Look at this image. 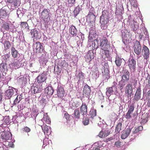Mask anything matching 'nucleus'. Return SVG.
Segmentation results:
<instances>
[{
  "instance_id": "1",
  "label": "nucleus",
  "mask_w": 150,
  "mask_h": 150,
  "mask_svg": "<svg viewBox=\"0 0 150 150\" xmlns=\"http://www.w3.org/2000/svg\"><path fill=\"white\" fill-rule=\"evenodd\" d=\"M121 76V79L118 84V88L122 92L124 86L129 80V72L127 69H125L124 71L123 74H122Z\"/></svg>"
},
{
  "instance_id": "2",
  "label": "nucleus",
  "mask_w": 150,
  "mask_h": 150,
  "mask_svg": "<svg viewBox=\"0 0 150 150\" xmlns=\"http://www.w3.org/2000/svg\"><path fill=\"white\" fill-rule=\"evenodd\" d=\"M137 84V80L134 78L131 79L129 83L127 84L125 88V92L128 96L131 97L133 90V85L136 86Z\"/></svg>"
},
{
  "instance_id": "3",
  "label": "nucleus",
  "mask_w": 150,
  "mask_h": 150,
  "mask_svg": "<svg viewBox=\"0 0 150 150\" xmlns=\"http://www.w3.org/2000/svg\"><path fill=\"white\" fill-rule=\"evenodd\" d=\"M50 13L49 10L45 8L44 9L41 13V18L46 25L47 24L50 20Z\"/></svg>"
},
{
  "instance_id": "4",
  "label": "nucleus",
  "mask_w": 150,
  "mask_h": 150,
  "mask_svg": "<svg viewBox=\"0 0 150 150\" xmlns=\"http://www.w3.org/2000/svg\"><path fill=\"white\" fill-rule=\"evenodd\" d=\"M131 34L127 30H122V41L125 44L129 42V39H131Z\"/></svg>"
},
{
  "instance_id": "5",
  "label": "nucleus",
  "mask_w": 150,
  "mask_h": 150,
  "mask_svg": "<svg viewBox=\"0 0 150 150\" xmlns=\"http://www.w3.org/2000/svg\"><path fill=\"white\" fill-rule=\"evenodd\" d=\"M100 48L102 50H110L111 47L110 42L105 38L103 39L100 44Z\"/></svg>"
},
{
  "instance_id": "6",
  "label": "nucleus",
  "mask_w": 150,
  "mask_h": 150,
  "mask_svg": "<svg viewBox=\"0 0 150 150\" xmlns=\"http://www.w3.org/2000/svg\"><path fill=\"white\" fill-rule=\"evenodd\" d=\"M128 66L131 71L134 72L136 69V62L133 58H130L127 62Z\"/></svg>"
},
{
  "instance_id": "7",
  "label": "nucleus",
  "mask_w": 150,
  "mask_h": 150,
  "mask_svg": "<svg viewBox=\"0 0 150 150\" xmlns=\"http://www.w3.org/2000/svg\"><path fill=\"white\" fill-rule=\"evenodd\" d=\"M30 33L33 39H39L41 37V34L36 28H34L31 30Z\"/></svg>"
},
{
  "instance_id": "8",
  "label": "nucleus",
  "mask_w": 150,
  "mask_h": 150,
  "mask_svg": "<svg viewBox=\"0 0 150 150\" xmlns=\"http://www.w3.org/2000/svg\"><path fill=\"white\" fill-rule=\"evenodd\" d=\"M1 138L3 140H8L11 138L12 134L8 131H4L1 133Z\"/></svg>"
},
{
  "instance_id": "9",
  "label": "nucleus",
  "mask_w": 150,
  "mask_h": 150,
  "mask_svg": "<svg viewBox=\"0 0 150 150\" xmlns=\"http://www.w3.org/2000/svg\"><path fill=\"white\" fill-rule=\"evenodd\" d=\"M33 47L36 50V53H41L43 51V47L42 44L39 42H35L33 45Z\"/></svg>"
},
{
  "instance_id": "10",
  "label": "nucleus",
  "mask_w": 150,
  "mask_h": 150,
  "mask_svg": "<svg viewBox=\"0 0 150 150\" xmlns=\"http://www.w3.org/2000/svg\"><path fill=\"white\" fill-rule=\"evenodd\" d=\"M56 91V95L58 97L61 98L64 96L65 91L64 88L61 86L58 85Z\"/></svg>"
},
{
  "instance_id": "11",
  "label": "nucleus",
  "mask_w": 150,
  "mask_h": 150,
  "mask_svg": "<svg viewBox=\"0 0 150 150\" xmlns=\"http://www.w3.org/2000/svg\"><path fill=\"white\" fill-rule=\"evenodd\" d=\"M141 51V47L139 41H137L134 46V51L137 55L140 54Z\"/></svg>"
},
{
  "instance_id": "12",
  "label": "nucleus",
  "mask_w": 150,
  "mask_h": 150,
  "mask_svg": "<svg viewBox=\"0 0 150 150\" xmlns=\"http://www.w3.org/2000/svg\"><path fill=\"white\" fill-rule=\"evenodd\" d=\"M94 58V54L93 51L91 50H89L87 54L86 61L88 63L90 61Z\"/></svg>"
},
{
  "instance_id": "13",
  "label": "nucleus",
  "mask_w": 150,
  "mask_h": 150,
  "mask_svg": "<svg viewBox=\"0 0 150 150\" xmlns=\"http://www.w3.org/2000/svg\"><path fill=\"white\" fill-rule=\"evenodd\" d=\"M88 107L84 103H83L80 107V111L82 115L84 116L87 114Z\"/></svg>"
},
{
  "instance_id": "14",
  "label": "nucleus",
  "mask_w": 150,
  "mask_h": 150,
  "mask_svg": "<svg viewBox=\"0 0 150 150\" xmlns=\"http://www.w3.org/2000/svg\"><path fill=\"white\" fill-rule=\"evenodd\" d=\"M46 76V74L45 73H42L39 75L37 77L38 82V83H41L44 82L47 79Z\"/></svg>"
},
{
  "instance_id": "15",
  "label": "nucleus",
  "mask_w": 150,
  "mask_h": 150,
  "mask_svg": "<svg viewBox=\"0 0 150 150\" xmlns=\"http://www.w3.org/2000/svg\"><path fill=\"white\" fill-rule=\"evenodd\" d=\"M141 91L140 87H138L137 89L134 98V100L137 101L140 99L141 94Z\"/></svg>"
},
{
  "instance_id": "16",
  "label": "nucleus",
  "mask_w": 150,
  "mask_h": 150,
  "mask_svg": "<svg viewBox=\"0 0 150 150\" xmlns=\"http://www.w3.org/2000/svg\"><path fill=\"white\" fill-rule=\"evenodd\" d=\"M8 66L6 63H2L0 64V71L6 74L8 71Z\"/></svg>"
},
{
  "instance_id": "17",
  "label": "nucleus",
  "mask_w": 150,
  "mask_h": 150,
  "mask_svg": "<svg viewBox=\"0 0 150 150\" xmlns=\"http://www.w3.org/2000/svg\"><path fill=\"white\" fill-rule=\"evenodd\" d=\"M58 67H61L62 69H66L68 66V64L64 60H59L58 64Z\"/></svg>"
},
{
  "instance_id": "18",
  "label": "nucleus",
  "mask_w": 150,
  "mask_h": 150,
  "mask_svg": "<svg viewBox=\"0 0 150 150\" xmlns=\"http://www.w3.org/2000/svg\"><path fill=\"white\" fill-rule=\"evenodd\" d=\"M91 92V90L90 87L87 85L86 84L84 87L83 93V95L86 96H89Z\"/></svg>"
},
{
  "instance_id": "19",
  "label": "nucleus",
  "mask_w": 150,
  "mask_h": 150,
  "mask_svg": "<svg viewBox=\"0 0 150 150\" xmlns=\"http://www.w3.org/2000/svg\"><path fill=\"white\" fill-rule=\"evenodd\" d=\"M72 115L74 119L76 121L78 120L79 119H80V113L79 108L75 109Z\"/></svg>"
},
{
  "instance_id": "20",
  "label": "nucleus",
  "mask_w": 150,
  "mask_h": 150,
  "mask_svg": "<svg viewBox=\"0 0 150 150\" xmlns=\"http://www.w3.org/2000/svg\"><path fill=\"white\" fill-rule=\"evenodd\" d=\"M103 77L105 79H108L109 78V71L108 68H104L102 71Z\"/></svg>"
},
{
  "instance_id": "21",
  "label": "nucleus",
  "mask_w": 150,
  "mask_h": 150,
  "mask_svg": "<svg viewBox=\"0 0 150 150\" xmlns=\"http://www.w3.org/2000/svg\"><path fill=\"white\" fill-rule=\"evenodd\" d=\"M143 52L144 53V58L147 59L149 57V50L148 48L146 46H144L143 47Z\"/></svg>"
},
{
  "instance_id": "22",
  "label": "nucleus",
  "mask_w": 150,
  "mask_h": 150,
  "mask_svg": "<svg viewBox=\"0 0 150 150\" xmlns=\"http://www.w3.org/2000/svg\"><path fill=\"white\" fill-rule=\"evenodd\" d=\"M31 90L32 93L34 94L40 93L42 91L41 88L38 86H35L34 85L31 86Z\"/></svg>"
},
{
  "instance_id": "23",
  "label": "nucleus",
  "mask_w": 150,
  "mask_h": 150,
  "mask_svg": "<svg viewBox=\"0 0 150 150\" xmlns=\"http://www.w3.org/2000/svg\"><path fill=\"white\" fill-rule=\"evenodd\" d=\"M14 88H12L7 90L5 92L6 96L8 98L11 97L15 93Z\"/></svg>"
},
{
  "instance_id": "24",
  "label": "nucleus",
  "mask_w": 150,
  "mask_h": 150,
  "mask_svg": "<svg viewBox=\"0 0 150 150\" xmlns=\"http://www.w3.org/2000/svg\"><path fill=\"white\" fill-rule=\"evenodd\" d=\"M131 131L130 128L127 129L123 132L121 137L122 139H124L126 138L129 134Z\"/></svg>"
},
{
  "instance_id": "25",
  "label": "nucleus",
  "mask_w": 150,
  "mask_h": 150,
  "mask_svg": "<svg viewBox=\"0 0 150 150\" xmlns=\"http://www.w3.org/2000/svg\"><path fill=\"white\" fill-rule=\"evenodd\" d=\"M45 91L49 96L52 95L53 93L54 90L51 86H49L45 89Z\"/></svg>"
},
{
  "instance_id": "26",
  "label": "nucleus",
  "mask_w": 150,
  "mask_h": 150,
  "mask_svg": "<svg viewBox=\"0 0 150 150\" xmlns=\"http://www.w3.org/2000/svg\"><path fill=\"white\" fill-rule=\"evenodd\" d=\"M11 54L12 56L14 58H17L19 55L18 52L16 50L14 47H12L11 48Z\"/></svg>"
},
{
  "instance_id": "27",
  "label": "nucleus",
  "mask_w": 150,
  "mask_h": 150,
  "mask_svg": "<svg viewBox=\"0 0 150 150\" xmlns=\"http://www.w3.org/2000/svg\"><path fill=\"white\" fill-rule=\"evenodd\" d=\"M130 27L134 31L136 32L139 28V26L137 22L133 21L131 22Z\"/></svg>"
},
{
  "instance_id": "28",
  "label": "nucleus",
  "mask_w": 150,
  "mask_h": 150,
  "mask_svg": "<svg viewBox=\"0 0 150 150\" xmlns=\"http://www.w3.org/2000/svg\"><path fill=\"white\" fill-rule=\"evenodd\" d=\"M69 32L71 35L76 36L77 34V30L75 27L72 25L69 28Z\"/></svg>"
},
{
  "instance_id": "29",
  "label": "nucleus",
  "mask_w": 150,
  "mask_h": 150,
  "mask_svg": "<svg viewBox=\"0 0 150 150\" xmlns=\"http://www.w3.org/2000/svg\"><path fill=\"white\" fill-rule=\"evenodd\" d=\"M122 122L120 121H119L115 128V132L117 134L119 133L120 132L121 130L122 129Z\"/></svg>"
},
{
  "instance_id": "30",
  "label": "nucleus",
  "mask_w": 150,
  "mask_h": 150,
  "mask_svg": "<svg viewBox=\"0 0 150 150\" xmlns=\"http://www.w3.org/2000/svg\"><path fill=\"white\" fill-rule=\"evenodd\" d=\"M122 62V59L120 58L118 56H116L115 62L117 67H120L121 65Z\"/></svg>"
},
{
  "instance_id": "31",
  "label": "nucleus",
  "mask_w": 150,
  "mask_h": 150,
  "mask_svg": "<svg viewBox=\"0 0 150 150\" xmlns=\"http://www.w3.org/2000/svg\"><path fill=\"white\" fill-rule=\"evenodd\" d=\"M20 4V0H14L12 4V5H13V6L12 5V6L11 7V8L12 9H13L14 8L18 7Z\"/></svg>"
},
{
  "instance_id": "32",
  "label": "nucleus",
  "mask_w": 150,
  "mask_h": 150,
  "mask_svg": "<svg viewBox=\"0 0 150 150\" xmlns=\"http://www.w3.org/2000/svg\"><path fill=\"white\" fill-rule=\"evenodd\" d=\"M3 121H4L6 124L2 123L1 125H0V127H6V124L9 123V116H5L3 118Z\"/></svg>"
},
{
  "instance_id": "33",
  "label": "nucleus",
  "mask_w": 150,
  "mask_h": 150,
  "mask_svg": "<svg viewBox=\"0 0 150 150\" xmlns=\"http://www.w3.org/2000/svg\"><path fill=\"white\" fill-rule=\"evenodd\" d=\"M107 91L106 92V94L108 97H110L112 94L113 92L115 93L114 89L112 87H109L107 88Z\"/></svg>"
},
{
  "instance_id": "34",
  "label": "nucleus",
  "mask_w": 150,
  "mask_h": 150,
  "mask_svg": "<svg viewBox=\"0 0 150 150\" xmlns=\"http://www.w3.org/2000/svg\"><path fill=\"white\" fill-rule=\"evenodd\" d=\"M90 119L88 116L84 117L82 120V122L83 125L85 126L88 125L89 123Z\"/></svg>"
},
{
  "instance_id": "35",
  "label": "nucleus",
  "mask_w": 150,
  "mask_h": 150,
  "mask_svg": "<svg viewBox=\"0 0 150 150\" xmlns=\"http://www.w3.org/2000/svg\"><path fill=\"white\" fill-rule=\"evenodd\" d=\"M96 109H91L90 111V117L93 119L96 115Z\"/></svg>"
},
{
  "instance_id": "36",
  "label": "nucleus",
  "mask_w": 150,
  "mask_h": 150,
  "mask_svg": "<svg viewBox=\"0 0 150 150\" xmlns=\"http://www.w3.org/2000/svg\"><path fill=\"white\" fill-rule=\"evenodd\" d=\"M4 48L5 50H6L10 48L11 44L8 41H5L4 43Z\"/></svg>"
},
{
  "instance_id": "37",
  "label": "nucleus",
  "mask_w": 150,
  "mask_h": 150,
  "mask_svg": "<svg viewBox=\"0 0 150 150\" xmlns=\"http://www.w3.org/2000/svg\"><path fill=\"white\" fill-rule=\"evenodd\" d=\"M81 10V8L80 7L78 6L76 7L74 11V16L75 17L76 16L79 14V12Z\"/></svg>"
},
{
  "instance_id": "38",
  "label": "nucleus",
  "mask_w": 150,
  "mask_h": 150,
  "mask_svg": "<svg viewBox=\"0 0 150 150\" xmlns=\"http://www.w3.org/2000/svg\"><path fill=\"white\" fill-rule=\"evenodd\" d=\"M76 77L79 79V81L82 80L84 78V74L82 72H80L76 76Z\"/></svg>"
},
{
  "instance_id": "39",
  "label": "nucleus",
  "mask_w": 150,
  "mask_h": 150,
  "mask_svg": "<svg viewBox=\"0 0 150 150\" xmlns=\"http://www.w3.org/2000/svg\"><path fill=\"white\" fill-rule=\"evenodd\" d=\"M21 27L23 28L24 29L26 28L29 29L28 25L26 22H22L21 23Z\"/></svg>"
},
{
  "instance_id": "40",
  "label": "nucleus",
  "mask_w": 150,
  "mask_h": 150,
  "mask_svg": "<svg viewBox=\"0 0 150 150\" xmlns=\"http://www.w3.org/2000/svg\"><path fill=\"white\" fill-rule=\"evenodd\" d=\"M148 117V114L147 113L144 112L142 115V118H143L142 120V122H146L147 121V119Z\"/></svg>"
},
{
  "instance_id": "41",
  "label": "nucleus",
  "mask_w": 150,
  "mask_h": 150,
  "mask_svg": "<svg viewBox=\"0 0 150 150\" xmlns=\"http://www.w3.org/2000/svg\"><path fill=\"white\" fill-rule=\"evenodd\" d=\"M109 12L107 10H105L103 11L102 12V14L100 17H104L107 18H109V17L108 16Z\"/></svg>"
},
{
  "instance_id": "42",
  "label": "nucleus",
  "mask_w": 150,
  "mask_h": 150,
  "mask_svg": "<svg viewBox=\"0 0 150 150\" xmlns=\"http://www.w3.org/2000/svg\"><path fill=\"white\" fill-rule=\"evenodd\" d=\"M143 129V127L142 126H140L137 127L135 128L134 130L132 131L133 134H136L139 132L142 131Z\"/></svg>"
},
{
  "instance_id": "43",
  "label": "nucleus",
  "mask_w": 150,
  "mask_h": 150,
  "mask_svg": "<svg viewBox=\"0 0 150 150\" xmlns=\"http://www.w3.org/2000/svg\"><path fill=\"white\" fill-rule=\"evenodd\" d=\"M120 7H117L116 8V10L115 12V14L116 16L121 15L122 14V10L121 9Z\"/></svg>"
},
{
  "instance_id": "44",
  "label": "nucleus",
  "mask_w": 150,
  "mask_h": 150,
  "mask_svg": "<svg viewBox=\"0 0 150 150\" xmlns=\"http://www.w3.org/2000/svg\"><path fill=\"white\" fill-rule=\"evenodd\" d=\"M0 15L3 18L4 17H6L7 16V14L6 11L2 8H1L0 10Z\"/></svg>"
},
{
  "instance_id": "45",
  "label": "nucleus",
  "mask_w": 150,
  "mask_h": 150,
  "mask_svg": "<svg viewBox=\"0 0 150 150\" xmlns=\"http://www.w3.org/2000/svg\"><path fill=\"white\" fill-rule=\"evenodd\" d=\"M100 22L102 24L104 25L106 24L108 22L109 18L100 17Z\"/></svg>"
},
{
  "instance_id": "46",
  "label": "nucleus",
  "mask_w": 150,
  "mask_h": 150,
  "mask_svg": "<svg viewBox=\"0 0 150 150\" xmlns=\"http://www.w3.org/2000/svg\"><path fill=\"white\" fill-rule=\"evenodd\" d=\"M42 130L44 131L45 134H46L47 135H48L49 133L48 132L49 131V129L48 126L47 125H45L43 127H42Z\"/></svg>"
},
{
  "instance_id": "47",
  "label": "nucleus",
  "mask_w": 150,
  "mask_h": 150,
  "mask_svg": "<svg viewBox=\"0 0 150 150\" xmlns=\"http://www.w3.org/2000/svg\"><path fill=\"white\" fill-rule=\"evenodd\" d=\"M128 111L132 112L134 110V103H132L128 105Z\"/></svg>"
},
{
  "instance_id": "48",
  "label": "nucleus",
  "mask_w": 150,
  "mask_h": 150,
  "mask_svg": "<svg viewBox=\"0 0 150 150\" xmlns=\"http://www.w3.org/2000/svg\"><path fill=\"white\" fill-rule=\"evenodd\" d=\"M103 50L104 51V54L105 57L108 59H110V54L109 53V50Z\"/></svg>"
},
{
  "instance_id": "49",
  "label": "nucleus",
  "mask_w": 150,
  "mask_h": 150,
  "mask_svg": "<svg viewBox=\"0 0 150 150\" xmlns=\"http://www.w3.org/2000/svg\"><path fill=\"white\" fill-rule=\"evenodd\" d=\"M129 1L133 7L135 8L137 7V3L136 0H129Z\"/></svg>"
},
{
  "instance_id": "50",
  "label": "nucleus",
  "mask_w": 150,
  "mask_h": 150,
  "mask_svg": "<svg viewBox=\"0 0 150 150\" xmlns=\"http://www.w3.org/2000/svg\"><path fill=\"white\" fill-rule=\"evenodd\" d=\"M117 82H114L112 83V86L111 87H112V88L114 89L115 91V93H117Z\"/></svg>"
},
{
  "instance_id": "51",
  "label": "nucleus",
  "mask_w": 150,
  "mask_h": 150,
  "mask_svg": "<svg viewBox=\"0 0 150 150\" xmlns=\"http://www.w3.org/2000/svg\"><path fill=\"white\" fill-rule=\"evenodd\" d=\"M80 105L79 103L77 101L73 102L71 104L72 107L77 108Z\"/></svg>"
},
{
  "instance_id": "52",
  "label": "nucleus",
  "mask_w": 150,
  "mask_h": 150,
  "mask_svg": "<svg viewBox=\"0 0 150 150\" xmlns=\"http://www.w3.org/2000/svg\"><path fill=\"white\" fill-rule=\"evenodd\" d=\"M62 69L61 67H58V65L57 64V67L56 69L55 68H54V71H56L57 74H59L61 72Z\"/></svg>"
},
{
  "instance_id": "53",
  "label": "nucleus",
  "mask_w": 150,
  "mask_h": 150,
  "mask_svg": "<svg viewBox=\"0 0 150 150\" xmlns=\"http://www.w3.org/2000/svg\"><path fill=\"white\" fill-rule=\"evenodd\" d=\"M10 57V55L8 54H7L3 56V58L6 62H7L9 60V58Z\"/></svg>"
},
{
  "instance_id": "54",
  "label": "nucleus",
  "mask_w": 150,
  "mask_h": 150,
  "mask_svg": "<svg viewBox=\"0 0 150 150\" xmlns=\"http://www.w3.org/2000/svg\"><path fill=\"white\" fill-rule=\"evenodd\" d=\"M3 28L6 30H8L9 29L8 24V23H5L3 24Z\"/></svg>"
},
{
  "instance_id": "55",
  "label": "nucleus",
  "mask_w": 150,
  "mask_h": 150,
  "mask_svg": "<svg viewBox=\"0 0 150 150\" xmlns=\"http://www.w3.org/2000/svg\"><path fill=\"white\" fill-rule=\"evenodd\" d=\"M44 121L46 122V123L48 124H49L51 123V121L49 117L47 116L44 117L43 118Z\"/></svg>"
},
{
  "instance_id": "56",
  "label": "nucleus",
  "mask_w": 150,
  "mask_h": 150,
  "mask_svg": "<svg viewBox=\"0 0 150 150\" xmlns=\"http://www.w3.org/2000/svg\"><path fill=\"white\" fill-rule=\"evenodd\" d=\"M22 130L23 131L28 133L30 132V129L27 127H25L22 128Z\"/></svg>"
},
{
  "instance_id": "57",
  "label": "nucleus",
  "mask_w": 150,
  "mask_h": 150,
  "mask_svg": "<svg viewBox=\"0 0 150 150\" xmlns=\"http://www.w3.org/2000/svg\"><path fill=\"white\" fill-rule=\"evenodd\" d=\"M132 112L127 111L125 115V117L127 119H129L132 117L131 114Z\"/></svg>"
},
{
  "instance_id": "58",
  "label": "nucleus",
  "mask_w": 150,
  "mask_h": 150,
  "mask_svg": "<svg viewBox=\"0 0 150 150\" xmlns=\"http://www.w3.org/2000/svg\"><path fill=\"white\" fill-rule=\"evenodd\" d=\"M98 136L101 138H105L104 132L103 131H101L98 135Z\"/></svg>"
},
{
  "instance_id": "59",
  "label": "nucleus",
  "mask_w": 150,
  "mask_h": 150,
  "mask_svg": "<svg viewBox=\"0 0 150 150\" xmlns=\"http://www.w3.org/2000/svg\"><path fill=\"white\" fill-rule=\"evenodd\" d=\"M96 146H97L98 147H101L102 146H103L105 145L103 144L102 143V142L100 141L98 142V144L97 145H96Z\"/></svg>"
},
{
  "instance_id": "60",
  "label": "nucleus",
  "mask_w": 150,
  "mask_h": 150,
  "mask_svg": "<svg viewBox=\"0 0 150 150\" xmlns=\"http://www.w3.org/2000/svg\"><path fill=\"white\" fill-rule=\"evenodd\" d=\"M94 41L92 43V45L93 47L95 49H97L98 48V46L97 45H96V44L95 43V41H96V42L98 41V40L97 39H96L94 40Z\"/></svg>"
},
{
  "instance_id": "61",
  "label": "nucleus",
  "mask_w": 150,
  "mask_h": 150,
  "mask_svg": "<svg viewBox=\"0 0 150 150\" xmlns=\"http://www.w3.org/2000/svg\"><path fill=\"white\" fill-rule=\"evenodd\" d=\"M18 96L16 98L15 100L14 101L13 104L15 105L17 103H18L21 100L20 99H19L18 98Z\"/></svg>"
},
{
  "instance_id": "62",
  "label": "nucleus",
  "mask_w": 150,
  "mask_h": 150,
  "mask_svg": "<svg viewBox=\"0 0 150 150\" xmlns=\"http://www.w3.org/2000/svg\"><path fill=\"white\" fill-rule=\"evenodd\" d=\"M93 37L94 36L93 35H91L90 33H89L88 37V40L89 41H92V40H93Z\"/></svg>"
},
{
  "instance_id": "63",
  "label": "nucleus",
  "mask_w": 150,
  "mask_h": 150,
  "mask_svg": "<svg viewBox=\"0 0 150 150\" xmlns=\"http://www.w3.org/2000/svg\"><path fill=\"white\" fill-rule=\"evenodd\" d=\"M64 117L67 120H69L70 118V115L67 112L64 114Z\"/></svg>"
},
{
  "instance_id": "64",
  "label": "nucleus",
  "mask_w": 150,
  "mask_h": 150,
  "mask_svg": "<svg viewBox=\"0 0 150 150\" xmlns=\"http://www.w3.org/2000/svg\"><path fill=\"white\" fill-rule=\"evenodd\" d=\"M122 142L120 141H117L115 142V145L117 147L120 146Z\"/></svg>"
}]
</instances>
